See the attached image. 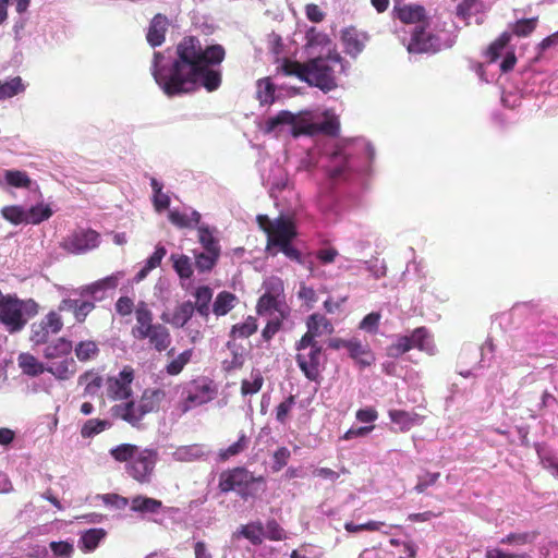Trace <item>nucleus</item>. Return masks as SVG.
Returning <instances> with one entry per match:
<instances>
[{"label":"nucleus","mask_w":558,"mask_h":558,"mask_svg":"<svg viewBox=\"0 0 558 558\" xmlns=\"http://www.w3.org/2000/svg\"><path fill=\"white\" fill-rule=\"evenodd\" d=\"M166 57L155 52L151 74L165 94L174 96L193 89L196 83L213 92L220 85V73L209 66L220 63L225 58V49L220 45L202 48L195 37L184 38L174 51Z\"/></svg>","instance_id":"obj_1"},{"label":"nucleus","mask_w":558,"mask_h":558,"mask_svg":"<svg viewBox=\"0 0 558 558\" xmlns=\"http://www.w3.org/2000/svg\"><path fill=\"white\" fill-rule=\"evenodd\" d=\"M342 61L340 54L328 50V53H317L306 62L286 61L283 71L288 75H294L311 86H315L328 93L337 87L335 68Z\"/></svg>","instance_id":"obj_2"},{"label":"nucleus","mask_w":558,"mask_h":558,"mask_svg":"<svg viewBox=\"0 0 558 558\" xmlns=\"http://www.w3.org/2000/svg\"><path fill=\"white\" fill-rule=\"evenodd\" d=\"M116 462L126 463V473L140 484H149L159 458L157 449L120 444L109 450Z\"/></svg>","instance_id":"obj_3"},{"label":"nucleus","mask_w":558,"mask_h":558,"mask_svg":"<svg viewBox=\"0 0 558 558\" xmlns=\"http://www.w3.org/2000/svg\"><path fill=\"white\" fill-rule=\"evenodd\" d=\"M257 485L265 486L264 476H255L244 466L228 469L219 475L220 493L235 492L244 501L257 496Z\"/></svg>","instance_id":"obj_4"},{"label":"nucleus","mask_w":558,"mask_h":558,"mask_svg":"<svg viewBox=\"0 0 558 558\" xmlns=\"http://www.w3.org/2000/svg\"><path fill=\"white\" fill-rule=\"evenodd\" d=\"M307 111L292 113L288 110H281L276 116L269 117L263 126V131L267 134H275L279 136L286 130L290 132L293 137L308 132Z\"/></svg>","instance_id":"obj_5"},{"label":"nucleus","mask_w":558,"mask_h":558,"mask_svg":"<svg viewBox=\"0 0 558 558\" xmlns=\"http://www.w3.org/2000/svg\"><path fill=\"white\" fill-rule=\"evenodd\" d=\"M296 361L300 368L311 381L318 380L320 365L323 362V350L316 340H312L310 336H303L296 343Z\"/></svg>","instance_id":"obj_6"},{"label":"nucleus","mask_w":558,"mask_h":558,"mask_svg":"<svg viewBox=\"0 0 558 558\" xmlns=\"http://www.w3.org/2000/svg\"><path fill=\"white\" fill-rule=\"evenodd\" d=\"M413 348H417L429 355L435 354V345L425 327L414 329L410 336L398 337L397 342L389 348V355L399 356Z\"/></svg>","instance_id":"obj_7"},{"label":"nucleus","mask_w":558,"mask_h":558,"mask_svg":"<svg viewBox=\"0 0 558 558\" xmlns=\"http://www.w3.org/2000/svg\"><path fill=\"white\" fill-rule=\"evenodd\" d=\"M295 235L294 226L290 220L283 217L277 218L275 235H270V241L267 243V251H271L274 246H278L287 257L301 263L300 252L290 244Z\"/></svg>","instance_id":"obj_8"},{"label":"nucleus","mask_w":558,"mask_h":558,"mask_svg":"<svg viewBox=\"0 0 558 558\" xmlns=\"http://www.w3.org/2000/svg\"><path fill=\"white\" fill-rule=\"evenodd\" d=\"M100 234L92 229H77L62 242V247L72 254H84L98 247Z\"/></svg>","instance_id":"obj_9"},{"label":"nucleus","mask_w":558,"mask_h":558,"mask_svg":"<svg viewBox=\"0 0 558 558\" xmlns=\"http://www.w3.org/2000/svg\"><path fill=\"white\" fill-rule=\"evenodd\" d=\"M411 33V41L408 45L410 53L436 52L439 50V39L426 32L424 25L414 26Z\"/></svg>","instance_id":"obj_10"},{"label":"nucleus","mask_w":558,"mask_h":558,"mask_svg":"<svg viewBox=\"0 0 558 558\" xmlns=\"http://www.w3.org/2000/svg\"><path fill=\"white\" fill-rule=\"evenodd\" d=\"M193 390H187L182 403V411L186 412L195 407H199L213 400L217 393L215 386H193Z\"/></svg>","instance_id":"obj_11"},{"label":"nucleus","mask_w":558,"mask_h":558,"mask_svg":"<svg viewBox=\"0 0 558 558\" xmlns=\"http://www.w3.org/2000/svg\"><path fill=\"white\" fill-rule=\"evenodd\" d=\"M135 315L137 324L133 328V335L138 339H146L147 332L156 326L153 324V313L145 302H141L135 310Z\"/></svg>","instance_id":"obj_12"},{"label":"nucleus","mask_w":558,"mask_h":558,"mask_svg":"<svg viewBox=\"0 0 558 558\" xmlns=\"http://www.w3.org/2000/svg\"><path fill=\"white\" fill-rule=\"evenodd\" d=\"M341 38L345 52L353 58L357 57L363 51L368 40L366 34L360 33L354 28L343 31Z\"/></svg>","instance_id":"obj_13"},{"label":"nucleus","mask_w":558,"mask_h":558,"mask_svg":"<svg viewBox=\"0 0 558 558\" xmlns=\"http://www.w3.org/2000/svg\"><path fill=\"white\" fill-rule=\"evenodd\" d=\"M351 359H353L361 366H369L374 363L375 356L371 351L367 343H363L357 338L348 340L347 349Z\"/></svg>","instance_id":"obj_14"},{"label":"nucleus","mask_w":558,"mask_h":558,"mask_svg":"<svg viewBox=\"0 0 558 558\" xmlns=\"http://www.w3.org/2000/svg\"><path fill=\"white\" fill-rule=\"evenodd\" d=\"M112 414L116 417L122 418L123 421L136 426L143 418L145 413H142L140 403L136 404L134 401H129L112 407Z\"/></svg>","instance_id":"obj_15"},{"label":"nucleus","mask_w":558,"mask_h":558,"mask_svg":"<svg viewBox=\"0 0 558 558\" xmlns=\"http://www.w3.org/2000/svg\"><path fill=\"white\" fill-rule=\"evenodd\" d=\"M306 326L307 331L304 336H310L312 340H315L316 337L331 335L333 332V326L330 320L317 313L308 316Z\"/></svg>","instance_id":"obj_16"},{"label":"nucleus","mask_w":558,"mask_h":558,"mask_svg":"<svg viewBox=\"0 0 558 558\" xmlns=\"http://www.w3.org/2000/svg\"><path fill=\"white\" fill-rule=\"evenodd\" d=\"M308 132L305 135H315L317 133H325L328 135H336L339 130V121L336 117L326 116L323 122L315 121L314 116L307 111Z\"/></svg>","instance_id":"obj_17"},{"label":"nucleus","mask_w":558,"mask_h":558,"mask_svg":"<svg viewBox=\"0 0 558 558\" xmlns=\"http://www.w3.org/2000/svg\"><path fill=\"white\" fill-rule=\"evenodd\" d=\"M306 48L308 50V54L313 56L316 54V48L320 47V50L318 53L326 54L328 53V50L335 51L332 48L331 40L326 34L319 33L316 31L315 27H312L306 33Z\"/></svg>","instance_id":"obj_18"},{"label":"nucleus","mask_w":558,"mask_h":558,"mask_svg":"<svg viewBox=\"0 0 558 558\" xmlns=\"http://www.w3.org/2000/svg\"><path fill=\"white\" fill-rule=\"evenodd\" d=\"M168 27V20L162 14H157L150 22L148 33H147V41L153 47L160 46L165 41V34Z\"/></svg>","instance_id":"obj_19"},{"label":"nucleus","mask_w":558,"mask_h":558,"mask_svg":"<svg viewBox=\"0 0 558 558\" xmlns=\"http://www.w3.org/2000/svg\"><path fill=\"white\" fill-rule=\"evenodd\" d=\"M398 17L408 24L425 25V9L417 4H407L403 7H395Z\"/></svg>","instance_id":"obj_20"},{"label":"nucleus","mask_w":558,"mask_h":558,"mask_svg":"<svg viewBox=\"0 0 558 558\" xmlns=\"http://www.w3.org/2000/svg\"><path fill=\"white\" fill-rule=\"evenodd\" d=\"M195 307L194 304L191 301H186L174 310V313L172 317L169 319L167 318V315L163 314L161 316L162 320L173 325L174 327L182 328L184 327L187 322L192 318L194 314Z\"/></svg>","instance_id":"obj_21"},{"label":"nucleus","mask_w":558,"mask_h":558,"mask_svg":"<svg viewBox=\"0 0 558 558\" xmlns=\"http://www.w3.org/2000/svg\"><path fill=\"white\" fill-rule=\"evenodd\" d=\"M148 336L146 338L149 339V342L157 351H165L169 348L171 343V337L167 327L161 324H156V326L147 332Z\"/></svg>","instance_id":"obj_22"},{"label":"nucleus","mask_w":558,"mask_h":558,"mask_svg":"<svg viewBox=\"0 0 558 558\" xmlns=\"http://www.w3.org/2000/svg\"><path fill=\"white\" fill-rule=\"evenodd\" d=\"M165 393L160 389H145L140 400L142 413H150L158 409Z\"/></svg>","instance_id":"obj_23"},{"label":"nucleus","mask_w":558,"mask_h":558,"mask_svg":"<svg viewBox=\"0 0 558 558\" xmlns=\"http://www.w3.org/2000/svg\"><path fill=\"white\" fill-rule=\"evenodd\" d=\"M389 417L392 423L398 424L402 432L409 430L412 426L421 421V416L416 413L407 412L403 410L389 411Z\"/></svg>","instance_id":"obj_24"},{"label":"nucleus","mask_w":558,"mask_h":558,"mask_svg":"<svg viewBox=\"0 0 558 558\" xmlns=\"http://www.w3.org/2000/svg\"><path fill=\"white\" fill-rule=\"evenodd\" d=\"M194 296L196 299L195 310L201 316L207 318L210 312L209 304L213 299V290L207 286L199 287L196 289Z\"/></svg>","instance_id":"obj_25"},{"label":"nucleus","mask_w":558,"mask_h":558,"mask_svg":"<svg viewBox=\"0 0 558 558\" xmlns=\"http://www.w3.org/2000/svg\"><path fill=\"white\" fill-rule=\"evenodd\" d=\"M161 507L160 500L146 496H136L131 501V510L141 513H156Z\"/></svg>","instance_id":"obj_26"},{"label":"nucleus","mask_w":558,"mask_h":558,"mask_svg":"<svg viewBox=\"0 0 558 558\" xmlns=\"http://www.w3.org/2000/svg\"><path fill=\"white\" fill-rule=\"evenodd\" d=\"M236 301L238 299L234 294L227 291L220 292L213 304L214 314L217 316L228 314L235 306Z\"/></svg>","instance_id":"obj_27"},{"label":"nucleus","mask_w":558,"mask_h":558,"mask_svg":"<svg viewBox=\"0 0 558 558\" xmlns=\"http://www.w3.org/2000/svg\"><path fill=\"white\" fill-rule=\"evenodd\" d=\"M106 535L107 533L104 529H89L85 531L80 539L81 549L84 551L95 550Z\"/></svg>","instance_id":"obj_28"},{"label":"nucleus","mask_w":558,"mask_h":558,"mask_svg":"<svg viewBox=\"0 0 558 558\" xmlns=\"http://www.w3.org/2000/svg\"><path fill=\"white\" fill-rule=\"evenodd\" d=\"M19 367L29 376H36L44 372V366L38 360L29 353H21L17 357Z\"/></svg>","instance_id":"obj_29"},{"label":"nucleus","mask_w":558,"mask_h":558,"mask_svg":"<svg viewBox=\"0 0 558 558\" xmlns=\"http://www.w3.org/2000/svg\"><path fill=\"white\" fill-rule=\"evenodd\" d=\"M170 259L181 279H190L193 275V263L186 255L172 254Z\"/></svg>","instance_id":"obj_30"},{"label":"nucleus","mask_w":558,"mask_h":558,"mask_svg":"<svg viewBox=\"0 0 558 558\" xmlns=\"http://www.w3.org/2000/svg\"><path fill=\"white\" fill-rule=\"evenodd\" d=\"M538 536L537 531L532 532H522V533H509L505 537H502L499 543L502 545H515L523 546L526 544H532L536 537Z\"/></svg>","instance_id":"obj_31"},{"label":"nucleus","mask_w":558,"mask_h":558,"mask_svg":"<svg viewBox=\"0 0 558 558\" xmlns=\"http://www.w3.org/2000/svg\"><path fill=\"white\" fill-rule=\"evenodd\" d=\"M72 350L71 341L59 338L54 342L48 344L44 350V355L47 359H56L58 356L68 354Z\"/></svg>","instance_id":"obj_32"},{"label":"nucleus","mask_w":558,"mask_h":558,"mask_svg":"<svg viewBox=\"0 0 558 558\" xmlns=\"http://www.w3.org/2000/svg\"><path fill=\"white\" fill-rule=\"evenodd\" d=\"M198 241L206 252L220 253L218 241L207 226H198Z\"/></svg>","instance_id":"obj_33"},{"label":"nucleus","mask_w":558,"mask_h":558,"mask_svg":"<svg viewBox=\"0 0 558 558\" xmlns=\"http://www.w3.org/2000/svg\"><path fill=\"white\" fill-rule=\"evenodd\" d=\"M110 426L106 420L90 418L84 423L81 428V435L83 438H90L95 435L100 434Z\"/></svg>","instance_id":"obj_34"},{"label":"nucleus","mask_w":558,"mask_h":558,"mask_svg":"<svg viewBox=\"0 0 558 558\" xmlns=\"http://www.w3.org/2000/svg\"><path fill=\"white\" fill-rule=\"evenodd\" d=\"M24 89L25 86L20 76L13 77L5 83L0 81V99L11 98L24 92Z\"/></svg>","instance_id":"obj_35"},{"label":"nucleus","mask_w":558,"mask_h":558,"mask_svg":"<svg viewBox=\"0 0 558 558\" xmlns=\"http://www.w3.org/2000/svg\"><path fill=\"white\" fill-rule=\"evenodd\" d=\"M98 352L97 343L92 340L82 341L75 348V354L80 361L92 360L97 356Z\"/></svg>","instance_id":"obj_36"},{"label":"nucleus","mask_w":558,"mask_h":558,"mask_svg":"<svg viewBox=\"0 0 558 558\" xmlns=\"http://www.w3.org/2000/svg\"><path fill=\"white\" fill-rule=\"evenodd\" d=\"M240 534L247 538L252 544L259 545L263 542V525L260 522L242 525Z\"/></svg>","instance_id":"obj_37"},{"label":"nucleus","mask_w":558,"mask_h":558,"mask_svg":"<svg viewBox=\"0 0 558 558\" xmlns=\"http://www.w3.org/2000/svg\"><path fill=\"white\" fill-rule=\"evenodd\" d=\"M220 253L213 252H203L195 254V266L196 268L204 272L210 270L216 264Z\"/></svg>","instance_id":"obj_38"},{"label":"nucleus","mask_w":558,"mask_h":558,"mask_svg":"<svg viewBox=\"0 0 558 558\" xmlns=\"http://www.w3.org/2000/svg\"><path fill=\"white\" fill-rule=\"evenodd\" d=\"M275 87L269 80H259L257 83V98L260 104H271L275 100Z\"/></svg>","instance_id":"obj_39"},{"label":"nucleus","mask_w":558,"mask_h":558,"mask_svg":"<svg viewBox=\"0 0 558 558\" xmlns=\"http://www.w3.org/2000/svg\"><path fill=\"white\" fill-rule=\"evenodd\" d=\"M4 178L8 184L15 187H28L31 184V179L23 171L5 170Z\"/></svg>","instance_id":"obj_40"},{"label":"nucleus","mask_w":558,"mask_h":558,"mask_svg":"<svg viewBox=\"0 0 558 558\" xmlns=\"http://www.w3.org/2000/svg\"><path fill=\"white\" fill-rule=\"evenodd\" d=\"M279 306H280V303H279V301L277 300V298L274 294L265 293L258 300L257 311H258L259 314L263 315L265 313H271V311L275 310V311L279 312L280 315L282 316V313L279 310Z\"/></svg>","instance_id":"obj_41"},{"label":"nucleus","mask_w":558,"mask_h":558,"mask_svg":"<svg viewBox=\"0 0 558 558\" xmlns=\"http://www.w3.org/2000/svg\"><path fill=\"white\" fill-rule=\"evenodd\" d=\"M247 444H248V440H247L246 436L244 434L241 435L240 438L238 439V441L230 445L227 449L220 451V453H219L220 459L226 461L229 458L241 453L242 451H244L247 448Z\"/></svg>","instance_id":"obj_42"},{"label":"nucleus","mask_w":558,"mask_h":558,"mask_svg":"<svg viewBox=\"0 0 558 558\" xmlns=\"http://www.w3.org/2000/svg\"><path fill=\"white\" fill-rule=\"evenodd\" d=\"M511 34L502 33L498 39H496L488 48L487 56L489 57L490 62H494L501 53L504 48L510 41Z\"/></svg>","instance_id":"obj_43"},{"label":"nucleus","mask_w":558,"mask_h":558,"mask_svg":"<svg viewBox=\"0 0 558 558\" xmlns=\"http://www.w3.org/2000/svg\"><path fill=\"white\" fill-rule=\"evenodd\" d=\"M202 451L198 446H182L179 447L173 456L179 461H192L202 456Z\"/></svg>","instance_id":"obj_44"},{"label":"nucleus","mask_w":558,"mask_h":558,"mask_svg":"<svg viewBox=\"0 0 558 558\" xmlns=\"http://www.w3.org/2000/svg\"><path fill=\"white\" fill-rule=\"evenodd\" d=\"M257 329V325L254 318L248 317L243 324L234 325L231 330V336L247 338L253 335Z\"/></svg>","instance_id":"obj_45"},{"label":"nucleus","mask_w":558,"mask_h":558,"mask_svg":"<svg viewBox=\"0 0 558 558\" xmlns=\"http://www.w3.org/2000/svg\"><path fill=\"white\" fill-rule=\"evenodd\" d=\"M439 477V472H426L424 475L417 477V483L414 486V490L417 494L424 493L429 486L435 485Z\"/></svg>","instance_id":"obj_46"},{"label":"nucleus","mask_w":558,"mask_h":558,"mask_svg":"<svg viewBox=\"0 0 558 558\" xmlns=\"http://www.w3.org/2000/svg\"><path fill=\"white\" fill-rule=\"evenodd\" d=\"M51 210L45 206H35L26 211V222L39 223L51 216Z\"/></svg>","instance_id":"obj_47"},{"label":"nucleus","mask_w":558,"mask_h":558,"mask_svg":"<svg viewBox=\"0 0 558 558\" xmlns=\"http://www.w3.org/2000/svg\"><path fill=\"white\" fill-rule=\"evenodd\" d=\"M2 216L15 223V225H19L23 221H26V211H24L21 207L19 206H8V207H4L2 209Z\"/></svg>","instance_id":"obj_48"},{"label":"nucleus","mask_w":558,"mask_h":558,"mask_svg":"<svg viewBox=\"0 0 558 558\" xmlns=\"http://www.w3.org/2000/svg\"><path fill=\"white\" fill-rule=\"evenodd\" d=\"M536 26V19L520 20L512 26V32L520 37L530 35Z\"/></svg>","instance_id":"obj_49"},{"label":"nucleus","mask_w":558,"mask_h":558,"mask_svg":"<svg viewBox=\"0 0 558 558\" xmlns=\"http://www.w3.org/2000/svg\"><path fill=\"white\" fill-rule=\"evenodd\" d=\"M265 536L270 541H282L286 538L284 530L275 519L267 521Z\"/></svg>","instance_id":"obj_50"},{"label":"nucleus","mask_w":558,"mask_h":558,"mask_svg":"<svg viewBox=\"0 0 558 558\" xmlns=\"http://www.w3.org/2000/svg\"><path fill=\"white\" fill-rule=\"evenodd\" d=\"M50 335V331L41 323L32 325L31 340L35 344L46 343Z\"/></svg>","instance_id":"obj_51"},{"label":"nucleus","mask_w":558,"mask_h":558,"mask_svg":"<svg viewBox=\"0 0 558 558\" xmlns=\"http://www.w3.org/2000/svg\"><path fill=\"white\" fill-rule=\"evenodd\" d=\"M295 404V396L290 395L284 401L279 403L276 410V417L280 423H284L290 410Z\"/></svg>","instance_id":"obj_52"},{"label":"nucleus","mask_w":558,"mask_h":558,"mask_svg":"<svg viewBox=\"0 0 558 558\" xmlns=\"http://www.w3.org/2000/svg\"><path fill=\"white\" fill-rule=\"evenodd\" d=\"M40 323L50 333L59 332L63 326L61 317L54 312H50Z\"/></svg>","instance_id":"obj_53"},{"label":"nucleus","mask_w":558,"mask_h":558,"mask_svg":"<svg viewBox=\"0 0 558 558\" xmlns=\"http://www.w3.org/2000/svg\"><path fill=\"white\" fill-rule=\"evenodd\" d=\"M379 320L380 314L373 312L362 319V322L360 323V329L374 333L378 329Z\"/></svg>","instance_id":"obj_54"},{"label":"nucleus","mask_w":558,"mask_h":558,"mask_svg":"<svg viewBox=\"0 0 558 558\" xmlns=\"http://www.w3.org/2000/svg\"><path fill=\"white\" fill-rule=\"evenodd\" d=\"M290 450L287 447L278 448L274 453V465L272 469L275 471H280L283 466L287 465L288 460L290 459Z\"/></svg>","instance_id":"obj_55"},{"label":"nucleus","mask_w":558,"mask_h":558,"mask_svg":"<svg viewBox=\"0 0 558 558\" xmlns=\"http://www.w3.org/2000/svg\"><path fill=\"white\" fill-rule=\"evenodd\" d=\"M106 506L122 510L129 505V499L118 494H106L102 496Z\"/></svg>","instance_id":"obj_56"},{"label":"nucleus","mask_w":558,"mask_h":558,"mask_svg":"<svg viewBox=\"0 0 558 558\" xmlns=\"http://www.w3.org/2000/svg\"><path fill=\"white\" fill-rule=\"evenodd\" d=\"M480 4L477 0H464L457 8V14L462 19H468L473 12H478Z\"/></svg>","instance_id":"obj_57"},{"label":"nucleus","mask_w":558,"mask_h":558,"mask_svg":"<svg viewBox=\"0 0 558 558\" xmlns=\"http://www.w3.org/2000/svg\"><path fill=\"white\" fill-rule=\"evenodd\" d=\"M485 558H529V555L525 553L522 554H512L506 553L500 548H487L485 553Z\"/></svg>","instance_id":"obj_58"},{"label":"nucleus","mask_w":558,"mask_h":558,"mask_svg":"<svg viewBox=\"0 0 558 558\" xmlns=\"http://www.w3.org/2000/svg\"><path fill=\"white\" fill-rule=\"evenodd\" d=\"M133 301L128 296L120 298L116 303V310L122 316L130 315L133 311Z\"/></svg>","instance_id":"obj_59"},{"label":"nucleus","mask_w":558,"mask_h":558,"mask_svg":"<svg viewBox=\"0 0 558 558\" xmlns=\"http://www.w3.org/2000/svg\"><path fill=\"white\" fill-rule=\"evenodd\" d=\"M166 253H167L166 248L161 245H158L156 247V251L154 252V254L148 258V260L146 263L147 269H154L157 266H159L162 258L165 257Z\"/></svg>","instance_id":"obj_60"},{"label":"nucleus","mask_w":558,"mask_h":558,"mask_svg":"<svg viewBox=\"0 0 558 558\" xmlns=\"http://www.w3.org/2000/svg\"><path fill=\"white\" fill-rule=\"evenodd\" d=\"M50 548L57 556H69L73 551V546L66 542H52Z\"/></svg>","instance_id":"obj_61"},{"label":"nucleus","mask_w":558,"mask_h":558,"mask_svg":"<svg viewBox=\"0 0 558 558\" xmlns=\"http://www.w3.org/2000/svg\"><path fill=\"white\" fill-rule=\"evenodd\" d=\"M377 411L373 408L360 409L356 412V418L362 423H372L377 420Z\"/></svg>","instance_id":"obj_62"},{"label":"nucleus","mask_w":558,"mask_h":558,"mask_svg":"<svg viewBox=\"0 0 558 558\" xmlns=\"http://www.w3.org/2000/svg\"><path fill=\"white\" fill-rule=\"evenodd\" d=\"M169 220L179 228H189L190 227L189 216L180 214L177 210H171L169 213Z\"/></svg>","instance_id":"obj_63"},{"label":"nucleus","mask_w":558,"mask_h":558,"mask_svg":"<svg viewBox=\"0 0 558 558\" xmlns=\"http://www.w3.org/2000/svg\"><path fill=\"white\" fill-rule=\"evenodd\" d=\"M268 48L275 53L279 54L282 52V39L281 36L276 33H270L267 37Z\"/></svg>","instance_id":"obj_64"}]
</instances>
